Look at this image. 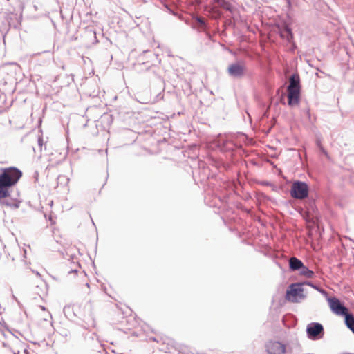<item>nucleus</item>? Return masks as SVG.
Masks as SVG:
<instances>
[{"mask_svg": "<svg viewBox=\"0 0 354 354\" xmlns=\"http://www.w3.org/2000/svg\"><path fill=\"white\" fill-rule=\"evenodd\" d=\"M267 352L268 354H284L286 346L279 342H270L267 346Z\"/></svg>", "mask_w": 354, "mask_h": 354, "instance_id": "6e6552de", "label": "nucleus"}, {"mask_svg": "<svg viewBox=\"0 0 354 354\" xmlns=\"http://www.w3.org/2000/svg\"><path fill=\"white\" fill-rule=\"evenodd\" d=\"M286 31L287 34H288V35L290 34V32L289 29H286Z\"/></svg>", "mask_w": 354, "mask_h": 354, "instance_id": "2eb2a0df", "label": "nucleus"}, {"mask_svg": "<svg viewBox=\"0 0 354 354\" xmlns=\"http://www.w3.org/2000/svg\"><path fill=\"white\" fill-rule=\"evenodd\" d=\"M22 177V171L15 167L0 169V204L8 206L3 200L10 196L9 189L15 186Z\"/></svg>", "mask_w": 354, "mask_h": 354, "instance_id": "f257e3e1", "label": "nucleus"}, {"mask_svg": "<svg viewBox=\"0 0 354 354\" xmlns=\"http://www.w3.org/2000/svg\"><path fill=\"white\" fill-rule=\"evenodd\" d=\"M304 289L300 284L290 285L286 294V299L292 303H297L304 299Z\"/></svg>", "mask_w": 354, "mask_h": 354, "instance_id": "7ed1b4c3", "label": "nucleus"}, {"mask_svg": "<svg viewBox=\"0 0 354 354\" xmlns=\"http://www.w3.org/2000/svg\"><path fill=\"white\" fill-rule=\"evenodd\" d=\"M303 267V263L297 259L296 257H292L290 259V268L293 270H299Z\"/></svg>", "mask_w": 354, "mask_h": 354, "instance_id": "f8f14e48", "label": "nucleus"}, {"mask_svg": "<svg viewBox=\"0 0 354 354\" xmlns=\"http://www.w3.org/2000/svg\"><path fill=\"white\" fill-rule=\"evenodd\" d=\"M213 1H214L215 0H213Z\"/></svg>", "mask_w": 354, "mask_h": 354, "instance_id": "f3484780", "label": "nucleus"}, {"mask_svg": "<svg viewBox=\"0 0 354 354\" xmlns=\"http://www.w3.org/2000/svg\"><path fill=\"white\" fill-rule=\"evenodd\" d=\"M327 300L330 308L337 315L343 316L348 312L347 308L344 306L337 298L329 297Z\"/></svg>", "mask_w": 354, "mask_h": 354, "instance_id": "423d86ee", "label": "nucleus"}, {"mask_svg": "<svg viewBox=\"0 0 354 354\" xmlns=\"http://www.w3.org/2000/svg\"><path fill=\"white\" fill-rule=\"evenodd\" d=\"M344 316L346 326L354 333V316L348 312Z\"/></svg>", "mask_w": 354, "mask_h": 354, "instance_id": "9d476101", "label": "nucleus"}, {"mask_svg": "<svg viewBox=\"0 0 354 354\" xmlns=\"http://www.w3.org/2000/svg\"><path fill=\"white\" fill-rule=\"evenodd\" d=\"M214 2L217 3L219 7L228 10L230 12H233L234 8L226 0H215Z\"/></svg>", "mask_w": 354, "mask_h": 354, "instance_id": "9b49d317", "label": "nucleus"}, {"mask_svg": "<svg viewBox=\"0 0 354 354\" xmlns=\"http://www.w3.org/2000/svg\"><path fill=\"white\" fill-rule=\"evenodd\" d=\"M301 274L304 276H306L308 278H311L314 275V272L310 270H308L306 267L304 266L301 267Z\"/></svg>", "mask_w": 354, "mask_h": 354, "instance_id": "ddd939ff", "label": "nucleus"}, {"mask_svg": "<svg viewBox=\"0 0 354 354\" xmlns=\"http://www.w3.org/2000/svg\"><path fill=\"white\" fill-rule=\"evenodd\" d=\"M0 342H1L3 346L12 349L14 345L18 342V340L11 331L4 330H0Z\"/></svg>", "mask_w": 354, "mask_h": 354, "instance_id": "39448f33", "label": "nucleus"}, {"mask_svg": "<svg viewBox=\"0 0 354 354\" xmlns=\"http://www.w3.org/2000/svg\"><path fill=\"white\" fill-rule=\"evenodd\" d=\"M300 78L298 74H293L289 79L288 86V103L290 106H295L299 104L300 97Z\"/></svg>", "mask_w": 354, "mask_h": 354, "instance_id": "f03ea898", "label": "nucleus"}, {"mask_svg": "<svg viewBox=\"0 0 354 354\" xmlns=\"http://www.w3.org/2000/svg\"><path fill=\"white\" fill-rule=\"evenodd\" d=\"M245 68L243 64H232L228 66L227 71L231 76L241 77L244 75Z\"/></svg>", "mask_w": 354, "mask_h": 354, "instance_id": "1a4fd4ad", "label": "nucleus"}, {"mask_svg": "<svg viewBox=\"0 0 354 354\" xmlns=\"http://www.w3.org/2000/svg\"><path fill=\"white\" fill-rule=\"evenodd\" d=\"M41 308L43 310H45V308H44V307H43V306H41Z\"/></svg>", "mask_w": 354, "mask_h": 354, "instance_id": "dca6fc26", "label": "nucleus"}, {"mask_svg": "<svg viewBox=\"0 0 354 354\" xmlns=\"http://www.w3.org/2000/svg\"><path fill=\"white\" fill-rule=\"evenodd\" d=\"M198 21L201 23V24H205L204 20L201 18L198 19Z\"/></svg>", "mask_w": 354, "mask_h": 354, "instance_id": "4468645a", "label": "nucleus"}, {"mask_svg": "<svg viewBox=\"0 0 354 354\" xmlns=\"http://www.w3.org/2000/svg\"><path fill=\"white\" fill-rule=\"evenodd\" d=\"M309 188L304 182L295 181L290 189L291 196L297 199H304L308 195Z\"/></svg>", "mask_w": 354, "mask_h": 354, "instance_id": "20e7f679", "label": "nucleus"}, {"mask_svg": "<svg viewBox=\"0 0 354 354\" xmlns=\"http://www.w3.org/2000/svg\"><path fill=\"white\" fill-rule=\"evenodd\" d=\"M306 331L310 339H316L323 335L324 328L319 323H312L308 326Z\"/></svg>", "mask_w": 354, "mask_h": 354, "instance_id": "0eeeda50", "label": "nucleus"}]
</instances>
